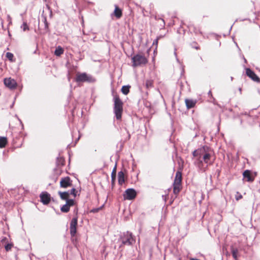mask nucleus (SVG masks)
I'll return each instance as SVG.
<instances>
[{
  "mask_svg": "<svg viewBox=\"0 0 260 260\" xmlns=\"http://www.w3.org/2000/svg\"><path fill=\"white\" fill-rule=\"evenodd\" d=\"M43 20H44V24H45V28L46 29H47L48 28V23L47 21V19L45 17H44Z\"/></svg>",
  "mask_w": 260,
  "mask_h": 260,
  "instance_id": "31",
  "label": "nucleus"
},
{
  "mask_svg": "<svg viewBox=\"0 0 260 260\" xmlns=\"http://www.w3.org/2000/svg\"><path fill=\"white\" fill-rule=\"evenodd\" d=\"M153 81L152 80H147L146 81V87L147 88H152L153 87Z\"/></svg>",
  "mask_w": 260,
  "mask_h": 260,
  "instance_id": "25",
  "label": "nucleus"
},
{
  "mask_svg": "<svg viewBox=\"0 0 260 260\" xmlns=\"http://www.w3.org/2000/svg\"><path fill=\"white\" fill-rule=\"evenodd\" d=\"M243 176L248 182H252L254 180V177L252 176L250 171L248 170H246L243 172Z\"/></svg>",
  "mask_w": 260,
  "mask_h": 260,
  "instance_id": "14",
  "label": "nucleus"
},
{
  "mask_svg": "<svg viewBox=\"0 0 260 260\" xmlns=\"http://www.w3.org/2000/svg\"><path fill=\"white\" fill-rule=\"evenodd\" d=\"M77 218H73L70 223V234L71 236L73 237L75 236L76 233V226L77 225Z\"/></svg>",
  "mask_w": 260,
  "mask_h": 260,
  "instance_id": "10",
  "label": "nucleus"
},
{
  "mask_svg": "<svg viewBox=\"0 0 260 260\" xmlns=\"http://www.w3.org/2000/svg\"><path fill=\"white\" fill-rule=\"evenodd\" d=\"M182 181L181 173L178 171L176 173L175 178L173 183V192L175 194H177L181 189Z\"/></svg>",
  "mask_w": 260,
  "mask_h": 260,
  "instance_id": "4",
  "label": "nucleus"
},
{
  "mask_svg": "<svg viewBox=\"0 0 260 260\" xmlns=\"http://www.w3.org/2000/svg\"><path fill=\"white\" fill-rule=\"evenodd\" d=\"M246 74L253 81L257 82H260V79L259 77L249 68L246 69Z\"/></svg>",
  "mask_w": 260,
  "mask_h": 260,
  "instance_id": "11",
  "label": "nucleus"
},
{
  "mask_svg": "<svg viewBox=\"0 0 260 260\" xmlns=\"http://www.w3.org/2000/svg\"><path fill=\"white\" fill-rule=\"evenodd\" d=\"M40 197L41 201L44 205H47L49 203L50 201V196L48 193L46 192H42Z\"/></svg>",
  "mask_w": 260,
  "mask_h": 260,
  "instance_id": "13",
  "label": "nucleus"
},
{
  "mask_svg": "<svg viewBox=\"0 0 260 260\" xmlns=\"http://www.w3.org/2000/svg\"><path fill=\"white\" fill-rule=\"evenodd\" d=\"M157 43H158V38L156 39L154 42H153V44H155L156 45H157Z\"/></svg>",
  "mask_w": 260,
  "mask_h": 260,
  "instance_id": "34",
  "label": "nucleus"
},
{
  "mask_svg": "<svg viewBox=\"0 0 260 260\" xmlns=\"http://www.w3.org/2000/svg\"><path fill=\"white\" fill-rule=\"evenodd\" d=\"M116 166L114 167L111 173L112 183L114 184L116 178Z\"/></svg>",
  "mask_w": 260,
  "mask_h": 260,
  "instance_id": "23",
  "label": "nucleus"
},
{
  "mask_svg": "<svg viewBox=\"0 0 260 260\" xmlns=\"http://www.w3.org/2000/svg\"><path fill=\"white\" fill-rule=\"evenodd\" d=\"M160 20H161L162 21V22L163 26H164V25H165V21H164V19H160Z\"/></svg>",
  "mask_w": 260,
  "mask_h": 260,
  "instance_id": "35",
  "label": "nucleus"
},
{
  "mask_svg": "<svg viewBox=\"0 0 260 260\" xmlns=\"http://www.w3.org/2000/svg\"><path fill=\"white\" fill-rule=\"evenodd\" d=\"M133 66H137L145 64L147 62V59L146 57L141 54H138L132 57Z\"/></svg>",
  "mask_w": 260,
  "mask_h": 260,
  "instance_id": "5",
  "label": "nucleus"
},
{
  "mask_svg": "<svg viewBox=\"0 0 260 260\" xmlns=\"http://www.w3.org/2000/svg\"><path fill=\"white\" fill-rule=\"evenodd\" d=\"M6 57L10 60H12L14 57L13 54L11 52H7L6 53Z\"/></svg>",
  "mask_w": 260,
  "mask_h": 260,
  "instance_id": "29",
  "label": "nucleus"
},
{
  "mask_svg": "<svg viewBox=\"0 0 260 260\" xmlns=\"http://www.w3.org/2000/svg\"><path fill=\"white\" fill-rule=\"evenodd\" d=\"M174 54H175V56H176V55H177V54H176V52H174Z\"/></svg>",
  "mask_w": 260,
  "mask_h": 260,
  "instance_id": "37",
  "label": "nucleus"
},
{
  "mask_svg": "<svg viewBox=\"0 0 260 260\" xmlns=\"http://www.w3.org/2000/svg\"><path fill=\"white\" fill-rule=\"evenodd\" d=\"M129 86H123L121 88V92L124 94L126 95L129 91Z\"/></svg>",
  "mask_w": 260,
  "mask_h": 260,
  "instance_id": "24",
  "label": "nucleus"
},
{
  "mask_svg": "<svg viewBox=\"0 0 260 260\" xmlns=\"http://www.w3.org/2000/svg\"><path fill=\"white\" fill-rule=\"evenodd\" d=\"M114 14L115 16L118 18H119L122 15L121 11L117 7H115L114 10Z\"/></svg>",
  "mask_w": 260,
  "mask_h": 260,
  "instance_id": "22",
  "label": "nucleus"
},
{
  "mask_svg": "<svg viewBox=\"0 0 260 260\" xmlns=\"http://www.w3.org/2000/svg\"><path fill=\"white\" fill-rule=\"evenodd\" d=\"M63 50L60 46H58L56 48L55 52H54L55 55H56V56H59L60 55H61L62 54H63Z\"/></svg>",
  "mask_w": 260,
  "mask_h": 260,
  "instance_id": "20",
  "label": "nucleus"
},
{
  "mask_svg": "<svg viewBox=\"0 0 260 260\" xmlns=\"http://www.w3.org/2000/svg\"><path fill=\"white\" fill-rule=\"evenodd\" d=\"M211 156V152L210 151H208L202 157L203 160L206 164H210L209 160Z\"/></svg>",
  "mask_w": 260,
  "mask_h": 260,
  "instance_id": "16",
  "label": "nucleus"
},
{
  "mask_svg": "<svg viewBox=\"0 0 260 260\" xmlns=\"http://www.w3.org/2000/svg\"><path fill=\"white\" fill-rule=\"evenodd\" d=\"M118 180L119 185H122L124 182V175L122 171H120L118 172Z\"/></svg>",
  "mask_w": 260,
  "mask_h": 260,
  "instance_id": "18",
  "label": "nucleus"
},
{
  "mask_svg": "<svg viewBox=\"0 0 260 260\" xmlns=\"http://www.w3.org/2000/svg\"><path fill=\"white\" fill-rule=\"evenodd\" d=\"M58 193L60 196V198L63 200H66V201L67 200H69V199L70 193L69 191H64V192H61L59 191Z\"/></svg>",
  "mask_w": 260,
  "mask_h": 260,
  "instance_id": "17",
  "label": "nucleus"
},
{
  "mask_svg": "<svg viewBox=\"0 0 260 260\" xmlns=\"http://www.w3.org/2000/svg\"><path fill=\"white\" fill-rule=\"evenodd\" d=\"M47 8H48V10L50 12V16H51L52 15V11L50 10V7L48 5L47 6Z\"/></svg>",
  "mask_w": 260,
  "mask_h": 260,
  "instance_id": "33",
  "label": "nucleus"
},
{
  "mask_svg": "<svg viewBox=\"0 0 260 260\" xmlns=\"http://www.w3.org/2000/svg\"><path fill=\"white\" fill-rule=\"evenodd\" d=\"M114 113L116 119L120 120L123 112V103L117 95L114 96Z\"/></svg>",
  "mask_w": 260,
  "mask_h": 260,
  "instance_id": "1",
  "label": "nucleus"
},
{
  "mask_svg": "<svg viewBox=\"0 0 260 260\" xmlns=\"http://www.w3.org/2000/svg\"><path fill=\"white\" fill-rule=\"evenodd\" d=\"M185 103L187 108L190 109L193 108L195 106L197 103V101L191 99H186L185 100Z\"/></svg>",
  "mask_w": 260,
  "mask_h": 260,
  "instance_id": "15",
  "label": "nucleus"
},
{
  "mask_svg": "<svg viewBox=\"0 0 260 260\" xmlns=\"http://www.w3.org/2000/svg\"><path fill=\"white\" fill-rule=\"evenodd\" d=\"M192 155L194 157H198L199 158L198 150H194L192 152Z\"/></svg>",
  "mask_w": 260,
  "mask_h": 260,
  "instance_id": "32",
  "label": "nucleus"
},
{
  "mask_svg": "<svg viewBox=\"0 0 260 260\" xmlns=\"http://www.w3.org/2000/svg\"><path fill=\"white\" fill-rule=\"evenodd\" d=\"M13 246V245L12 243H8V242L7 243L5 244V250L7 251H9L10 250H11V249L12 248Z\"/></svg>",
  "mask_w": 260,
  "mask_h": 260,
  "instance_id": "26",
  "label": "nucleus"
},
{
  "mask_svg": "<svg viewBox=\"0 0 260 260\" xmlns=\"http://www.w3.org/2000/svg\"><path fill=\"white\" fill-rule=\"evenodd\" d=\"M137 195L136 190L133 188L127 189L123 194L124 200H131L135 198Z\"/></svg>",
  "mask_w": 260,
  "mask_h": 260,
  "instance_id": "6",
  "label": "nucleus"
},
{
  "mask_svg": "<svg viewBox=\"0 0 260 260\" xmlns=\"http://www.w3.org/2000/svg\"><path fill=\"white\" fill-rule=\"evenodd\" d=\"M199 158H198V162H196L197 165L200 167L202 165L203 160L200 158L203 156L209 150V148L207 146H203V147L198 149Z\"/></svg>",
  "mask_w": 260,
  "mask_h": 260,
  "instance_id": "7",
  "label": "nucleus"
},
{
  "mask_svg": "<svg viewBox=\"0 0 260 260\" xmlns=\"http://www.w3.org/2000/svg\"><path fill=\"white\" fill-rule=\"evenodd\" d=\"M76 81L78 83L87 82L93 83L96 81V79L92 75L86 73H78L76 75Z\"/></svg>",
  "mask_w": 260,
  "mask_h": 260,
  "instance_id": "3",
  "label": "nucleus"
},
{
  "mask_svg": "<svg viewBox=\"0 0 260 260\" xmlns=\"http://www.w3.org/2000/svg\"><path fill=\"white\" fill-rule=\"evenodd\" d=\"M231 252L233 257L235 260L238 259V250L237 248H234L233 246L231 247Z\"/></svg>",
  "mask_w": 260,
  "mask_h": 260,
  "instance_id": "19",
  "label": "nucleus"
},
{
  "mask_svg": "<svg viewBox=\"0 0 260 260\" xmlns=\"http://www.w3.org/2000/svg\"><path fill=\"white\" fill-rule=\"evenodd\" d=\"M1 242L2 244H5L8 242V238L6 237H2L1 239Z\"/></svg>",
  "mask_w": 260,
  "mask_h": 260,
  "instance_id": "28",
  "label": "nucleus"
},
{
  "mask_svg": "<svg viewBox=\"0 0 260 260\" xmlns=\"http://www.w3.org/2000/svg\"><path fill=\"white\" fill-rule=\"evenodd\" d=\"M7 143V138L6 137L0 138V148H2L5 147Z\"/></svg>",
  "mask_w": 260,
  "mask_h": 260,
  "instance_id": "21",
  "label": "nucleus"
},
{
  "mask_svg": "<svg viewBox=\"0 0 260 260\" xmlns=\"http://www.w3.org/2000/svg\"><path fill=\"white\" fill-rule=\"evenodd\" d=\"M4 82L5 86L11 89H14L17 87L16 81L11 78H5Z\"/></svg>",
  "mask_w": 260,
  "mask_h": 260,
  "instance_id": "8",
  "label": "nucleus"
},
{
  "mask_svg": "<svg viewBox=\"0 0 260 260\" xmlns=\"http://www.w3.org/2000/svg\"><path fill=\"white\" fill-rule=\"evenodd\" d=\"M208 94L209 95H211V96H212V93H211V91H209V92H208Z\"/></svg>",
  "mask_w": 260,
  "mask_h": 260,
  "instance_id": "36",
  "label": "nucleus"
},
{
  "mask_svg": "<svg viewBox=\"0 0 260 260\" xmlns=\"http://www.w3.org/2000/svg\"><path fill=\"white\" fill-rule=\"evenodd\" d=\"M75 202L73 199L67 200L65 205L61 207L60 210L62 212L67 213L70 210V208L74 205Z\"/></svg>",
  "mask_w": 260,
  "mask_h": 260,
  "instance_id": "12",
  "label": "nucleus"
},
{
  "mask_svg": "<svg viewBox=\"0 0 260 260\" xmlns=\"http://www.w3.org/2000/svg\"><path fill=\"white\" fill-rule=\"evenodd\" d=\"M70 194H72L74 197L76 196V189L74 188H73L70 191H69Z\"/></svg>",
  "mask_w": 260,
  "mask_h": 260,
  "instance_id": "30",
  "label": "nucleus"
},
{
  "mask_svg": "<svg viewBox=\"0 0 260 260\" xmlns=\"http://www.w3.org/2000/svg\"><path fill=\"white\" fill-rule=\"evenodd\" d=\"M120 240L122 243L120 247H121L122 245L132 246L136 242L135 237L133 236L132 233L128 231L124 232L121 234Z\"/></svg>",
  "mask_w": 260,
  "mask_h": 260,
  "instance_id": "2",
  "label": "nucleus"
},
{
  "mask_svg": "<svg viewBox=\"0 0 260 260\" xmlns=\"http://www.w3.org/2000/svg\"><path fill=\"white\" fill-rule=\"evenodd\" d=\"M244 61H245V62H246V59H244Z\"/></svg>",
  "mask_w": 260,
  "mask_h": 260,
  "instance_id": "38",
  "label": "nucleus"
},
{
  "mask_svg": "<svg viewBox=\"0 0 260 260\" xmlns=\"http://www.w3.org/2000/svg\"><path fill=\"white\" fill-rule=\"evenodd\" d=\"M21 28L23 29V31H25L26 30H29V27L28 26L26 22H24L22 25L21 26Z\"/></svg>",
  "mask_w": 260,
  "mask_h": 260,
  "instance_id": "27",
  "label": "nucleus"
},
{
  "mask_svg": "<svg viewBox=\"0 0 260 260\" xmlns=\"http://www.w3.org/2000/svg\"><path fill=\"white\" fill-rule=\"evenodd\" d=\"M72 181L69 177L61 178L60 181V186L62 188H67L71 186Z\"/></svg>",
  "mask_w": 260,
  "mask_h": 260,
  "instance_id": "9",
  "label": "nucleus"
}]
</instances>
